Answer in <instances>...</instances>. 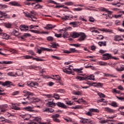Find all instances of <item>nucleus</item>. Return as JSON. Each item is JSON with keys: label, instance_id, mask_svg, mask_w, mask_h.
<instances>
[{"label": "nucleus", "instance_id": "nucleus-1", "mask_svg": "<svg viewBox=\"0 0 124 124\" xmlns=\"http://www.w3.org/2000/svg\"><path fill=\"white\" fill-rule=\"evenodd\" d=\"M70 36H71V37H73V38H77V37H79V36H80L79 38L78 39V41H79V42H81V41H84V40L86 39V37H87V36L86 35V34H84V33H77L76 32H74L72 34L70 35Z\"/></svg>", "mask_w": 124, "mask_h": 124}, {"label": "nucleus", "instance_id": "nucleus-2", "mask_svg": "<svg viewBox=\"0 0 124 124\" xmlns=\"http://www.w3.org/2000/svg\"><path fill=\"white\" fill-rule=\"evenodd\" d=\"M50 100H52L51 102H48L47 103V105L48 106V107H51L52 108H53V107H55L56 105L58 106V107H61V108H66V106L63 103H62L61 102H58L56 103L53 102L54 101V100L52 99H50Z\"/></svg>", "mask_w": 124, "mask_h": 124}, {"label": "nucleus", "instance_id": "nucleus-3", "mask_svg": "<svg viewBox=\"0 0 124 124\" xmlns=\"http://www.w3.org/2000/svg\"><path fill=\"white\" fill-rule=\"evenodd\" d=\"M23 14H24L25 17H27L28 18H31L32 21L33 22H35V20L37 19L36 17L33 16L36 15V12L34 11H31L30 13L29 12H23Z\"/></svg>", "mask_w": 124, "mask_h": 124}, {"label": "nucleus", "instance_id": "nucleus-4", "mask_svg": "<svg viewBox=\"0 0 124 124\" xmlns=\"http://www.w3.org/2000/svg\"><path fill=\"white\" fill-rule=\"evenodd\" d=\"M23 58H24V59H25V60H31V59H32L34 61H36V62H44V59H39V58H34L32 56H31L30 55H26L23 56Z\"/></svg>", "mask_w": 124, "mask_h": 124}, {"label": "nucleus", "instance_id": "nucleus-5", "mask_svg": "<svg viewBox=\"0 0 124 124\" xmlns=\"http://www.w3.org/2000/svg\"><path fill=\"white\" fill-rule=\"evenodd\" d=\"M80 122L82 123H89V124H93V122L92 120H91V119H85L83 118V117H81L80 118Z\"/></svg>", "mask_w": 124, "mask_h": 124}, {"label": "nucleus", "instance_id": "nucleus-6", "mask_svg": "<svg viewBox=\"0 0 124 124\" xmlns=\"http://www.w3.org/2000/svg\"><path fill=\"white\" fill-rule=\"evenodd\" d=\"M42 51H47V52H53V51L54 50L51 48L41 47L40 49H38L37 53H38V54H41V53H42Z\"/></svg>", "mask_w": 124, "mask_h": 124}, {"label": "nucleus", "instance_id": "nucleus-7", "mask_svg": "<svg viewBox=\"0 0 124 124\" xmlns=\"http://www.w3.org/2000/svg\"><path fill=\"white\" fill-rule=\"evenodd\" d=\"M112 55L109 53H105L103 55V57H102V60L103 61H107L108 60L111 59V57Z\"/></svg>", "mask_w": 124, "mask_h": 124}, {"label": "nucleus", "instance_id": "nucleus-8", "mask_svg": "<svg viewBox=\"0 0 124 124\" xmlns=\"http://www.w3.org/2000/svg\"><path fill=\"white\" fill-rule=\"evenodd\" d=\"M48 2H49V3H52L53 4H58L55 6V8H62L63 7V6H64V5H62L60 3L58 4V3H57V2H55V1L52 0H49Z\"/></svg>", "mask_w": 124, "mask_h": 124}, {"label": "nucleus", "instance_id": "nucleus-9", "mask_svg": "<svg viewBox=\"0 0 124 124\" xmlns=\"http://www.w3.org/2000/svg\"><path fill=\"white\" fill-rule=\"evenodd\" d=\"M60 117V115L59 114H56L55 115H53L51 116L52 119H53V122L55 123H61V120L58 119Z\"/></svg>", "mask_w": 124, "mask_h": 124}, {"label": "nucleus", "instance_id": "nucleus-10", "mask_svg": "<svg viewBox=\"0 0 124 124\" xmlns=\"http://www.w3.org/2000/svg\"><path fill=\"white\" fill-rule=\"evenodd\" d=\"M77 50L75 48H70L69 50H65L63 51V53L65 54H71L72 53H76Z\"/></svg>", "mask_w": 124, "mask_h": 124}, {"label": "nucleus", "instance_id": "nucleus-11", "mask_svg": "<svg viewBox=\"0 0 124 124\" xmlns=\"http://www.w3.org/2000/svg\"><path fill=\"white\" fill-rule=\"evenodd\" d=\"M27 85L29 87H34L35 86H37V85H38V83H37V82H36L27 81Z\"/></svg>", "mask_w": 124, "mask_h": 124}, {"label": "nucleus", "instance_id": "nucleus-12", "mask_svg": "<svg viewBox=\"0 0 124 124\" xmlns=\"http://www.w3.org/2000/svg\"><path fill=\"white\" fill-rule=\"evenodd\" d=\"M114 41H124V39L122 38V35H116L114 36Z\"/></svg>", "mask_w": 124, "mask_h": 124}, {"label": "nucleus", "instance_id": "nucleus-13", "mask_svg": "<svg viewBox=\"0 0 124 124\" xmlns=\"http://www.w3.org/2000/svg\"><path fill=\"white\" fill-rule=\"evenodd\" d=\"M103 15L106 16V19H108V18L112 19V18H113V15H112L111 12L109 11H108V14H103Z\"/></svg>", "mask_w": 124, "mask_h": 124}, {"label": "nucleus", "instance_id": "nucleus-14", "mask_svg": "<svg viewBox=\"0 0 124 124\" xmlns=\"http://www.w3.org/2000/svg\"><path fill=\"white\" fill-rule=\"evenodd\" d=\"M8 107V106L6 104L0 106V109L1 110V112L3 113L5 112V111L7 110L6 108H7Z\"/></svg>", "mask_w": 124, "mask_h": 124}, {"label": "nucleus", "instance_id": "nucleus-15", "mask_svg": "<svg viewBox=\"0 0 124 124\" xmlns=\"http://www.w3.org/2000/svg\"><path fill=\"white\" fill-rule=\"evenodd\" d=\"M9 4L10 5H12L13 6H21V5L19 2L14 1H11L9 3Z\"/></svg>", "mask_w": 124, "mask_h": 124}, {"label": "nucleus", "instance_id": "nucleus-16", "mask_svg": "<svg viewBox=\"0 0 124 124\" xmlns=\"http://www.w3.org/2000/svg\"><path fill=\"white\" fill-rule=\"evenodd\" d=\"M49 48H55V49H57L58 47H60V45L59 44L56 43V42H53L52 43V45H48Z\"/></svg>", "mask_w": 124, "mask_h": 124}, {"label": "nucleus", "instance_id": "nucleus-17", "mask_svg": "<svg viewBox=\"0 0 124 124\" xmlns=\"http://www.w3.org/2000/svg\"><path fill=\"white\" fill-rule=\"evenodd\" d=\"M104 110L105 111H106V112H108V113H115V110L108 108V107H106L104 108Z\"/></svg>", "mask_w": 124, "mask_h": 124}, {"label": "nucleus", "instance_id": "nucleus-18", "mask_svg": "<svg viewBox=\"0 0 124 124\" xmlns=\"http://www.w3.org/2000/svg\"><path fill=\"white\" fill-rule=\"evenodd\" d=\"M10 33H11V35H15V36H18L20 34L19 31L15 29H14L13 31Z\"/></svg>", "mask_w": 124, "mask_h": 124}, {"label": "nucleus", "instance_id": "nucleus-19", "mask_svg": "<svg viewBox=\"0 0 124 124\" xmlns=\"http://www.w3.org/2000/svg\"><path fill=\"white\" fill-rule=\"evenodd\" d=\"M61 19L64 20V21H66V20H71V19H73V16L72 15L65 16V17H62Z\"/></svg>", "mask_w": 124, "mask_h": 124}, {"label": "nucleus", "instance_id": "nucleus-20", "mask_svg": "<svg viewBox=\"0 0 124 124\" xmlns=\"http://www.w3.org/2000/svg\"><path fill=\"white\" fill-rule=\"evenodd\" d=\"M0 122H5V123H8L9 124L11 123V121L5 119L4 117H3L2 116L0 117Z\"/></svg>", "mask_w": 124, "mask_h": 124}, {"label": "nucleus", "instance_id": "nucleus-21", "mask_svg": "<svg viewBox=\"0 0 124 124\" xmlns=\"http://www.w3.org/2000/svg\"><path fill=\"white\" fill-rule=\"evenodd\" d=\"M2 85L4 86H8V87H9L10 86H12L13 84H12V82L10 81H6L5 82H3Z\"/></svg>", "mask_w": 124, "mask_h": 124}, {"label": "nucleus", "instance_id": "nucleus-22", "mask_svg": "<svg viewBox=\"0 0 124 124\" xmlns=\"http://www.w3.org/2000/svg\"><path fill=\"white\" fill-rule=\"evenodd\" d=\"M56 26H52L51 24H47L46 27H45V30H50L54 29Z\"/></svg>", "mask_w": 124, "mask_h": 124}, {"label": "nucleus", "instance_id": "nucleus-23", "mask_svg": "<svg viewBox=\"0 0 124 124\" xmlns=\"http://www.w3.org/2000/svg\"><path fill=\"white\" fill-rule=\"evenodd\" d=\"M33 107H31V106H28L24 108V109L26 110V111H28L29 112H33Z\"/></svg>", "mask_w": 124, "mask_h": 124}, {"label": "nucleus", "instance_id": "nucleus-24", "mask_svg": "<svg viewBox=\"0 0 124 124\" xmlns=\"http://www.w3.org/2000/svg\"><path fill=\"white\" fill-rule=\"evenodd\" d=\"M1 35L3 36L4 39H6L7 40L10 38V36L5 33H1Z\"/></svg>", "mask_w": 124, "mask_h": 124}, {"label": "nucleus", "instance_id": "nucleus-25", "mask_svg": "<svg viewBox=\"0 0 124 124\" xmlns=\"http://www.w3.org/2000/svg\"><path fill=\"white\" fill-rule=\"evenodd\" d=\"M85 80H92L93 81H94L95 79L94 78L93 75H91L89 76L85 77Z\"/></svg>", "mask_w": 124, "mask_h": 124}, {"label": "nucleus", "instance_id": "nucleus-26", "mask_svg": "<svg viewBox=\"0 0 124 124\" xmlns=\"http://www.w3.org/2000/svg\"><path fill=\"white\" fill-rule=\"evenodd\" d=\"M11 108L12 109H14V110H20L21 108L16 106V104L14 103H12V106H11Z\"/></svg>", "mask_w": 124, "mask_h": 124}, {"label": "nucleus", "instance_id": "nucleus-27", "mask_svg": "<svg viewBox=\"0 0 124 124\" xmlns=\"http://www.w3.org/2000/svg\"><path fill=\"white\" fill-rule=\"evenodd\" d=\"M13 63L12 61H3V62H0V64H11Z\"/></svg>", "mask_w": 124, "mask_h": 124}, {"label": "nucleus", "instance_id": "nucleus-28", "mask_svg": "<svg viewBox=\"0 0 124 124\" xmlns=\"http://www.w3.org/2000/svg\"><path fill=\"white\" fill-rule=\"evenodd\" d=\"M21 31H29V26L27 25H22L20 28Z\"/></svg>", "mask_w": 124, "mask_h": 124}, {"label": "nucleus", "instance_id": "nucleus-29", "mask_svg": "<svg viewBox=\"0 0 124 124\" xmlns=\"http://www.w3.org/2000/svg\"><path fill=\"white\" fill-rule=\"evenodd\" d=\"M31 116L30 114H25L22 116L25 121H29V119H31Z\"/></svg>", "mask_w": 124, "mask_h": 124}, {"label": "nucleus", "instance_id": "nucleus-30", "mask_svg": "<svg viewBox=\"0 0 124 124\" xmlns=\"http://www.w3.org/2000/svg\"><path fill=\"white\" fill-rule=\"evenodd\" d=\"M89 111L91 112V113L94 112V113H98L99 112V110L97 109L92 108H89Z\"/></svg>", "mask_w": 124, "mask_h": 124}, {"label": "nucleus", "instance_id": "nucleus-31", "mask_svg": "<svg viewBox=\"0 0 124 124\" xmlns=\"http://www.w3.org/2000/svg\"><path fill=\"white\" fill-rule=\"evenodd\" d=\"M95 29H96L95 27H91L90 28V31L92 32H95V33H99V32L97 30H95ZM92 30H94L93 31H92Z\"/></svg>", "mask_w": 124, "mask_h": 124}, {"label": "nucleus", "instance_id": "nucleus-32", "mask_svg": "<svg viewBox=\"0 0 124 124\" xmlns=\"http://www.w3.org/2000/svg\"><path fill=\"white\" fill-rule=\"evenodd\" d=\"M107 42L106 41H104V42H99L98 43V44L99 45V46H100V47H101V46H106L107 44Z\"/></svg>", "mask_w": 124, "mask_h": 124}, {"label": "nucleus", "instance_id": "nucleus-33", "mask_svg": "<svg viewBox=\"0 0 124 124\" xmlns=\"http://www.w3.org/2000/svg\"><path fill=\"white\" fill-rule=\"evenodd\" d=\"M5 27L7 28V29H11L12 28V24L10 23H5Z\"/></svg>", "mask_w": 124, "mask_h": 124}, {"label": "nucleus", "instance_id": "nucleus-34", "mask_svg": "<svg viewBox=\"0 0 124 124\" xmlns=\"http://www.w3.org/2000/svg\"><path fill=\"white\" fill-rule=\"evenodd\" d=\"M0 15L1 16H0V18H3L7 16V14H6V13H3L1 11H0Z\"/></svg>", "mask_w": 124, "mask_h": 124}, {"label": "nucleus", "instance_id": "nucleus-35", "mask_svg": "<svg viewBox=\"0 0 124 124\" xmlns=\"http://www.w3.org/2000/svg\"><path fill=\"white\" fill-rule=\"evenodd\" d=\"M73 11H82L83 10L82 8H73L72 9Z\"/></svg>", "mask_w": 124, "mask_h": 124}, {"label": "nucleus", "instance_id": "nucleus-36", "mask_svg": "<svg viewBox=\"0 0 124 124\" xmlns=\"http://www.w3.org/2000/svg\"><path fill=\"white\" fill-rule=\"evenodd\" d=\"M64 4L65 5L71 6V5H74V3L72 1H69V2H65Z\"/></svg>", "mask_w": 124, "mask_h": 124}, {"label": "nucleus", "instance_id": "nucleus-37", "mask_svg": "<svg viewBox=\"0 0 124 124\" xmlns=\"http://www.w3.org/2000/svg\"><path fill=\"white\" fill-rule=\"evenodd\" d=\"M111 106H112L113 107H118V103L116 102H112L110 103Z\"/></svg>", "mask_w": 124, "mask_h": 124}, {"label": "nucleus", "instance_id": "nucleus-38", "mask_svg": "<svg viewBox=\"0 0 124 124\" xmlns=\"http://www.w3.org/2000/svg\"><path fill=\"white\" fill-rule=\"evenodd\" d=\"M99 64L100 65H103V66H107V64H108V63L106 62L100 61L99 62Z\"/></svg>", "mask_w": 124, "mask_h": 124}, {"label": "nucleus", "instance_id": "nucleus-39", "mask_svg": "<svg viewBox=\"0 0 124 124\" xmlns=\"http://www.w3.org/2000/svg\"><path fill=\"white\" fill-rule=\"evenodd\" d=\"M85 84H87V85H90L91 86H93V87H96V85L97 82H92L91 83H89V82H86Z\"/></svg>", "mask_w": 124, "mask_h": 124}, {"label": "nucleus", "instance_id": "nucleus-40", "mask_svg": "<svg viewBox=\"0 0 124 124\" xmlns=\"http://www.w3.org/2000/svg\"><path fill=\"white\" fill-rule=\"evenodd\" d=\"M51 57L52 59H55V60H58V61H61V60H62V59H61V57H60L53 55H51Z\"/></svg>", "mask_w": 124, "mask_h": 124}, {"label": "nucleus", "instance_id": "nucleus-41", "mask_svg": "<svg viewBox=\"0 0 124 124\" xmlns=\"http://www.w3.org/2000/svg\"><path fill=\"white\" fill-rule=\"evenodd\" d=\"M34 121H35L36 122H38V123L40 124L41 122V118L39 117H35L34 119Z\"/></svg>", "mask_w": 124, "mask_h": 124}, {"label": "nucleus", "instance_id": "nucleus-42", "mask_svg": "<svg viewBox=\"0 0 124 124\" xmlns=\"http://www.w3.org/2000/svg\"><path fill=\"white\" fill-rule=\"evenodd\" d=\"M53 96L54 97V98H55V99H60V96L57 93H54Z\"/></svg>", "mask_w": 124, "mask_h": 124}, {"label": "nucleus", "instance_id": "nucleus-43", "mask_svg": "<svg viewBox=\"0 0 124 124\" xmlns=\"http://www.w3.org/2000/svg\"><path fill=\"white\" fill-rule=\"evenodd\" d=\"M77 79H78V80H80V81H83V80H86V77L84 78L78 76L77 77Z\"/></svg>", "mask_w": 124, "mask_h": 124}, {"label": "nucleus", "instance_id": "nucleus-44", "mask_svg": "<svg viewBox=\"0 0 124 124\" xmlns=\"http://www.w3.org/2000/svg\"><path fill=\"white\" fill-rule=\"evenodd\" d=\"M27 52L30 55H32V56H35V54L34 53V52H33V50H29Z\"/></svg>", "mask_w": 124, "mask_h": 124}, {"label": "nucleus", "instance_id": "nucleus-45", "mask_svg": "<svg viewBox=\"0 0 124 124\" xmlns=\"http://www.w3.org/2000/svg\"><path fill=\"white\" fill-rule=\"evenodd\" d=\"M8 7V6H7V5H2L1 4H0V8L1 9H4L5 8H7Z\"/></svg>", "mask_w": 124, "mask_h": 124}, {"label": "nucleus", "instance_id": "nucleus-46", "mask_svg": "<svg viewBox=\"0 0 124 124\" xmlns=\"http://www.w3.org/2000/svg\"><path fill=\"white\" fill-rule=\"evenodd\" d=\"M57 93H63L65 92L64 89H57L56 91Z\"/></svg>", "mask_w": 124, "mask_h": 124}, {"label": "nucleus", "instance_id": "nucleus-47", "mask_svg": "<svg viewBox=\"0 0 124 124\" xmlns=\"http://www.w3.org/2000/svg\"><path fill=\"white\" fill-rule=\"evenodd\" d=\"M46 40H47V41H53L54 38L52 36H48L46 38Z\"/></svg>", "mask_w": 124, "mask_h": 124}, {"label": "nucleus", "instance_id": "nucleus-48", "mask_svg": "<svg viewBox=\"0 0 124 124\" xmlns=\"http://www.w3.org/2000/svg\"><path fill=\"white\" fill-rule=\"evenodd\" d=\"M98 95L101 98H104L105 97V94H103V93H98Z\"/></svg>", "mask_w": 124, "mask_h": 124}, {"label": "nucleus", "instance_id": "nucleus-49", "mask_svg": "<svg viewBox=\"0 0 124 124\" xmlns=\"http://www.w3.org/2000/svg\"><path fill=\"white\" fill-rule=\"evenodd\" d=\"M96 87H99L100 88H102L103 87V84L100 82H97Z\"/></svg>", "mask_w": 124, "mask_h": 124}, {"label": "nucleus", "instance_id": "nucleus-50", "mask_svg": "<svg viewBox=\"0 0 124 124\" xmlns=\"http://www.w3.org/2000/svg\"><path fill=\"white\" fill-rule=\"evenodd\" d=\"M82 106H79V105L73 107V109H82Z\"/></svg>", "mask_w": 124, "mask_h": 124}, {"label": "nucleus", "instance_id": "nucleus-51", "mask_svg": "<svg viewBox=\"0 0 124 124\" xmlns=\"http://www.w3.org/2000/svg\"><path fill=\"white\" fill-rule=\"evenodd\" d=\"M68 35V32L65 31L63 34L62 37H63V38H66Z\"/></svg>", "mask_w": 124, "mask_h": 124}, {"label": "nucleus", "instance_id": "nucleus-52", "mask_svg": "<svg viewBox=\"0 0 124 124\" xmlns=\"http://www.w3.org/2000/svg\"><path fill=\"white\" fill-rule=\"evenodd\" d=\"M84 16H80L79 17V20H81V21H83V22H87V20L86 19H84Z\"/></svg>", "mask_w": 124, "mask_h": 124}, {"label": "nucleus", "instance_id": "nucleus-53", "mask_svg": "<svg viewBox=\"0 0 124 124\" xmlns=\"http://www.w3.org/2000/svg\"><path fill=\"white\" fill-rule=\"evenodd\" d=\"M97 103H99L100 102H106L105 99L102 98L101 99L98 100L97 101Z\"/></svg>", "mask_w": 124, "mask_h": 124}, {"label": "nucleus", "instance_id": "nucleus-54", "mask_svg": "<svg viewBox=\"0 0 124 124\" xmlns=\"http://www.w3.org/2000/svg\"><path fill=\"white\" fill-rule=\"evenodd\" d=\"M62 34L55 33L54 35V36H55L56 37H57V38H62Z\"/></svg>", "mask_w": 124, "mask_h": 124}, {"label": "nucleus", "instance_id": "nucleus-55", "mask_svg": "<svg viewBox=\"0 0 124 124\" xmlns=\"http://www.w3.org/2000/svg\"><path fill=\"white\" fill-rule=\"evenodd\" d=\"M72 46H74L75 47H76L77 48H78V47L81 46V44H72Z\"/></svg>", "mask_w": 124, "mask_h": 124}, {"label": "nucleus", "instance_id": "nucleus-56", "mask_svg": "<svg viewBox=\"0 0 124 124\" xmlns=\"http://www.w3.org/2000/svg\"><path fill=\"white\" fill-rule=\"evenodd\" d=\"M112 5H116L117 7H120L121 2L113 3Z\"/></svg>", "mask_w": 124, "mask_h": 124}, {"label": "nucleus", "instance_id": "nucleus-57", "mask_svg": "<svg viewBox=\"0 0 124 124\" xmlns=\"http://www.w3.org/2000/svg\"><path fill=\"white\" fill-rule=\"evenodd\" d=\"M4 116H6V117H10L11 116V113L7 112H4Z\"/></svg>", "mask_w": 124, "mask_h": 124}, {"label": "nucleus", "instance_id": "nucleus-58", "mask_svg": "<svg viewBox=\"0 0 124 124\" xmlns=\"http://www.w3.org/2000/svg\"><path fill=\"white\" fill-rule=\"evenodd\" d=\"M74 94L75 95H81L82 94V93L80 91H78L74 93Z\"/></svg>", "mask_w": 124, "mask_h": 124}, {"label": "nucleus", "instance_id": "nucleus-59", "mask_svg": "<svg viewBox=\"0 0 124 124\" xmlns=\"http://www.w3.org/2000/svg\"><path fill=\"white\" fill-rule=\"evenodd\" d=\"M89 21L90 22H91L92 23H93V22H94V21H95V20L94 19V18H93V17H92V16H89Z\"/></svg>", "mask_w": 124, "mask_h": 124}, {"label": "nucleus", "instance_id": "nucleus-60", "mask_svg": "<svg viewBox=\"0 0 124 124\" xmlns=\"http://www.w3.org/2000/svg\"><path fill=\"white\" fill-rule=\"evenodd\" d=\"M45 96H46V97H48V98H52L54 97L53 95L51 94H46Z\"/></svg>", "mask_w": 124, "mask_h": 124}, {"label": "nucleus", "instance_id": "nucleus-61", "mask_svg": "<svg viewBox=\"0 0 124 124\" xmlns=\"http://www.w3.org/2000/svg\"><path fill=\"white\" fill-rule=\"evenodd\" d=\"M112 92L113 93H121L120 92V91L117 90L116 89H113Z\"/></svg>", "mask_w": 124, "mask_h": 124}, {"label": "nucleus", "instance_id": "nucleus-62", "mask_svg": "<svg viewBox=\"0 0 124 124\" xmlns=\"http://www.w3.org/2000/svg\"><path fill=\"white\" fill-rule=\"evenodd\" d=\"M86 115H87V116H89V117H92L93 116V113L91 111H88L86 113Z\"/></svg>", "mask_w": 124, "mask_h": 124}, {"label": "nucleus", "instance_id": "nucleus-63", "mask_svg": "<svg viewBox=\"0 0 124 124\" xmlns=\"http://www.w3.org/2000/svg\"><path fill=\"white\" fill-rule=\"evenodd\" d=\"M31 32H33V33H40V32H39V31L37 30H31Z\"/></svg>", "mask_w": 124, "mask_h": 124}, {"label": "nucleus", "instance_id": "nucleus-64", "mask_svg": "<svg viewBox=\"0 0 124 124\" xmlns=\"http://www.w3.org/2000/svg\"><path fill=\"white\" fill-rule=\"evenodd\" d=\"M19 91H15L12 93V95H17V94H19Z\"/></svg>", "mask_w": 124, "mask_h": 124}]
</instances>
